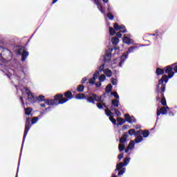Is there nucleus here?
<instances>
[{
	"mask_svg": "<svg viewBox=\"0 0 177 177\" xmlns=\"http://www.w3.org/2000/svg\"><path fill=\"white\" fill-rule=\"evenodd\" d=\"M135 49H138V46H133L129 48L128 51L126 53H124L121 56L120 59H118V58L115 59L113 62L111 63V66H113V64H115L117 62H119V67H122V64H124L127 59H128L129 53H133V51L135 50Z\"/></svg>",
	"mask_w": 177,
	"mask_h": 177,
	"instance_id": "obj_3",
	"label": "nucleus"
},
{
	"mask_svg": "<svg viewBox=\"0 0 177 177\" xmlns=\"http://www.w3.org/2000/svg\"><path fill=\"white\" fill-rule=\"evenodd\" d=\"M169 115H171V116H174V113L172 112H169Z\"/></svg>",
	"mask_w": 177,
	"mask_h": 177,
	"instance_id": "obj_64",
	"label": "nucleus"
},
{
	"mask_svg": "<svg viewBox=\"0 0 177 177\" xmlns=\"http://www.w3.org/2000/svg\"><path fill=\"white\" fill-rule=\"evenodd\" d=\"M111 84H112L113 85H117V84H118V80H117V79H115V78H114V77H112V78L111 79Z\"/></svg>",
	"mask_w": 177,
	"mask_h": 177,
	"instance_id": "obj_38",
	"label": "nucleus"
},
{
	"mask_svg": "<svg viewBox=\"0 0 177 177\" xmlns=\"http://www.w3.org/2000/svg\"><path fill=\"white\" fill-rule=\"evenodd\" d=\"M119 171L118 175V176H121V175H124V174H125V171H126V169L125 168H123L122 169H120V170H118Z\"/></svg>",
	"mask_w": 177,
	"mask_h": 177,
	"instance_id": "obj_35",
	"label": "nucleus"
},
{
	"mask_svg": "<svg viewBox=\"0 0 177 177\" xmlns=\"http://www.w3.org/2000/svg\"><path fill=\"white\" fill-rule=\"evenodd\" d=\"M140 128H141L140 125H137L136 127V129H140Z\"/></svg>",
	"mask_w": 177,
	"mask_h": 177,
	"instance_id": "obj_61",
	"label": "nucleus"
},
{
	"mask_svg": "<svg viewBox=\"0 0 177 177\" xmlns=\"http://www.w3.org/2000/svg\"><path fill=\"white\" fill-rule=\"evenodd\" d=\"M30 128H31V120L30 118H27L26 125H25V131L24 133L22 147L24 145V142L26 140V138L27 137V134L28 133V131H30Z\"/></svg>",
	"mask_w": 177,
	"mask_h": 177,
	"instance_id": "obj_9",
	"label": "nucleus"
},
{
	"mask_svg": "<svg viewBox=\"0 0 177 177\" xmlns=\"http://www.w3.org/2000/svg\"><path fill=\"white\" fill-rule=\"evenodd\" d=\"M86 99L88 103H92L93 104H95V102H100L102 100V97L95 93H90Z\"/></svg>",
	"mask_w": 177,
	"mask_h": 177,
	"instance_id": "obj_8",
	"label": "nucleus"
},
{
	"mask_svg": "<svg viewBox=\"0 0 177 177\" xmlns=\"http://www.w3.org/2000/svg\"><path fill=\"white\" fill-rule=\"evenodd\" d=\"M163 35V32L156 31V38H161V37H162Z\"/></svg>",
	"mask_w": 177,
	"mask_h": 177,
	"instance_id": "obj_43",
	"label": "nucleus"
},
{
	"mask_svg": "<svg viewBox=\"0 0 177 177\" xmlns=\"http://www.w3.org/2000/svg\"><path fill=\"white\" fill-rule=\"evenodd\" d=\"M105 114H106V115L109 117V120L112 122V124H113V125H117V120H115V119H114V118H113V113L111 112V111H110L109 109L105 110Z\"/></svg>",
	"mask_w": 177,
	"mask_h": 177,
	"instance_id": "obj_13",
	"label": "nucleus"
},
{
	"mask_svg": "<svg viewBox=\"0 0 177 177\" xmlns=\"http://www.w3.org/2000/svg\"><path fill=\"white\" fill-rule=\"evenodd\" d=\"M99 80L100 82H104V81L106 80V75H101L100 77H99Z\"/></svg>",
	"mask_w": 177,
	"mask_h": 177,
	"instance_id": "obj_36",
	"label": "nucleus"
},
{
	"mask_svg": "<svg viewBox=\"0 0 177 177\" xmlns=\"http://www.w3.org/2000/svg\"><path fill=\"white\" fill-rule=\"evenodd\" d=\"M140 132H143V131L139 130L136 133L135 129H130V130H129V135H130V136H132L133 135H135V136H138V135H140Z\"/></svg>",
	"mask_w": 177,
	"mask_h": 177,
	"instance_id": "obj_19",
	"label": "nucleus"
},
{
	"mask_svg": "<svg viewBox=\"0 0 177 177\" xmlns=\"http://www.w3.org/2000/svg\"><path fill=\"white\" fill-rule=\"evenodd\" d=\"M140 133H142L143 138H149V135H150V132L147 130L140 132Z\"/></svg>",
	"mask_w": 177,
	"mask_h": 177,
	"instance_id": "obj_31",
	"label": "nucleus"
},
{
	"mask_svg": "<svg viewBox=\"0 0 177 177\" xmlns=\"http://www.w3.org/2000/svg\"><path fill=\"white\" fill-rule=\"evenodd\" d=\"M46 104L48 106H56L59 104V100H47L45 101Z\"/></svg>",
	"mask_w": 177,
	"mask_h": 177,
	"instance_id": "obj_17",
	"label": "nucleus"
},
{
	"mask_svg": "<svg viewBox=\"0 0 177 177\" xmlns=\"http://www.w3.org/2000/svg\"><path fill=\"white\" fill-rule=\"evenodd\" d=\"M97 107L100 109V110H102L103 107H105V105L104 104L99 102V103H97Z\"/></svg>",
	"mask_w": 177,
	"mask_h": 177,
	"instance_id": "obj_39",
	"label": "nucleus"
},
{
	"mask_svg": "<svg viewBox=\"0 0 177 177\" xmlns=\"http://www.w3.org/2000/svg\"><path fill=\"white\" fill-rule=\"evenodd\" d=\"M113 110L115 113V115L118 116V117H120V115H121V112H120V111L117 109H114L113 108Z\"/></svg>",
	"mask_w": 177,
	"mask_h": 177,
	"instance_id": "obj_46",
	"label": "nucleus"
},
{
	"mask_svg": "<svg viewBox=\"0 0 177 177\" xmlns=\"http://www.w3.org/2000/svg\"><path fill=\"white\" fill-rule=\"evenodd\" d=\"M95 5H97V8L100 10V12L102 13V15H104V10H103V6H102V3H98Z\"/></svg>",
	"mask_w": 177,
	"mask_h": 177,
	"instance_id": "obj_23",
	"label": "nucleus"
},
{
	"mask_svg": "<svg viewBox=\"0 0 177 177\" xmlns=\"http://www.w3.org/2000/svg\"><path fill=\"white\" fill-rule=\"evenodd\" d=\"M99 74H100V72L99 71H95V73L93 74V77L95 79H97Z\"/></svg>",
	"mask_w": 177,
	"mask_h": 177,
	"instance_id": "obj_45",
	"label": "nucleus"
},
{
	"mask_svg": "<svg viewBox=\"0 0 177 177\" xmlns=\"http://www.w3.org/2000/svg\"><path fill=\"white\" fill-rule=\"evenodd\" d=\"M99 71H100V73H102V71H104V64H102L99 67Z\"/></svg>",
	"mask_w": 177,
	"mask_h": 177,
	"instance_id": "obj_50",
	"label": "nucleus"
},
{
	"mask_svg": "<svg viewBox=\"0 0 177 177\" xmlns=\"http://www.w3.org/2000/svg\"><path fill=\"white\" fill-rule=\"evenodd\" d=\"M112 10H113V8L110 6V4H108L107 11L109 12V13H111Z\"/></svg>",
	"mask_w": 177,
	"mask_h": 177,
	"instance_id": "obj_52",
	"label": "nucleus"
},
{
	"mask_svg": "<svg viewBox=\"0 0 177 177\" xmlns=\"http://www.w3.org/2000/svg\"><path fill=\"white\" fill-rule=\"evenodd\" d=\"M57 1H59V0H53V4L56 3L57 2Z\"/></svg>",
	"mask_w": 177,
	"mask_h": 177,
	"instance_id": "obj_63",
	"label": "nucleus"
},
{
	"mask_svg": "<svg viewBox=\"0 0 177 177\" xmlns=\"http://www.w3.org/2000/svg\"><path fill=\"white\" fill-rule=\"evenodd\" d=\"M112 89H113V86H111V84H108L105 88V91L106 93H110Z\"/></svg>",
	"mask_w": 177,
	"mask_h": 177,
	"instance_id": "obj_30",
	"label": "nucleus"
},
{
	"mask_svg": "<svg viewBox=\"0 0 177 177\" xmlns=\"http://www.w3.org/2000/svg\"><path fill=\"white\" fill-rule=\"evenodd\" d=\"M40 106L41 107H46V103L45 102L44 104H41Z\"/></svg>",
	"mask_w": 177,
	"mask_h": 177,
	"instance_id": "obj_59",
	"label": "nucleus"
},
{
	"mask_svg": "<svg viewBox=\"0 0 177 177\" xmlns=\"http://www.w3.org/2000/svg\"><path fill=\"white\" fill-rule=\"evenodd\" d=\"M175 66H177V63L170 66H167L165 68V73L166 74H168V76L166 75L168 80H169V78H172V77L175 75V73H176L175 72Z\"/></svg>",
	"mask_w": 177,
	"mask_h": 177,
	"instance_id": "obj_7",
	"label": "nucleus"
},
{
	"mask_svg": "<svg viewBox=\"0 0 177 177\" xmlns=\"http://www.w3.org/2000/svg\"><path fill=\"white\" fill-rule=\"evenodd\" d=\"M75 98L77 99L78 100H82V99H86V97L85 96V94H84V93H79L76 95Z\"/></svg>",
	"mask_w": 177,
	"mask_h": 177,
	"instance_id": "obj_25",
	"label": "nucleus"
},
{
	"mask_svg": "<svg viewBox=\"0 0 177 177\" xmlns=\"http://www.w3.org/2000/svg\"><path fill=\"white\" fill-rule=\"evenodd\" d=\"M10 80H15L18 82V84H21V81L26 82L30 80V73H28V68L25 67L21 69H16L15 71H9L8 74H6Z\"/></svg>",
	"mask_w": 177,
	"mask_h": 177,
	"instance_id": "obj_1",
	"label": "nucleus"
},
{
	"mask_svg": "<svg viewBox=\"0 0 177 177\" xmlns=\"http://www.w3.org/2000/svg\"><path fill=\"white\" fill-rule=\"evenodd\" d=\"M117 122H118V124H117L118 127H119V125H123L124 124H125V120L122 118H118Z\"/></svg>",
	"mask_w": 177,
	"mask_h": 177,
	"instance_id": "obj_22",
	"label": "nucleus"
},
{
	"mask_svg": "<svg viewBox=\"0 0 177 177\" xmlns=\"http://www.w3.org/2000/svg\"><path fill=\"white\" fill-rule=\"evenodd\" d=\"M113 28L115 31H120V32H127V28H125V26L124 25H118V24L115 23L113 25Z\"/></svg>",
	"mask_w": 177,
	"mask_h": 177,
	"instance_id": "obj_14",
	"label": "nucleus"
},
{
	"mask_svg": "<svg viewBox=\"0 0 177 177\" xmlns=\"http://www.w3.org/2000/svg\"><path fill=\"white\" fill-rule=\"evenodd\" d=\"M32 109L31 108L25 109V114L26 115H30Z\"/></svg>",
	"mask_w": 177,
	"mask_h": 177,
	"instance_id": "obj_32",
	"label": "nucleus"
},
{
	"mask_svg": "<svg viewBox=\"0 0 177 177\" xmlns=\"http://www.w3.org/2000/svg\"><path fill=\"white\" fill-rule=\"evenodd\" d=\"M111 95H112V96H114L116 100L120 99V95H118V93L117 92H111Z\"/></svg>",
	"mask_w": 177,
	"mask_h": 177,
	"instance_id": "obj_37",
	"label": "nucleus"
},
{
	"mask_svg": "<svg viewBox=\"0 0 177 177\" xmlns=\"http://www.w3.org/2000/svg\"><path fill=\"white\" fill-rule=\"evenodd\" d=\"M125 120L129 124H133V122H136V118L133 116H130L129 114L124 115Z\"/></svg>",
	"mask_w": 177,
	"mask_h": 177,
	"instance_id": "obj_15",
	"label": "nucleus"
},
{
	"mask_svg": "<svg viewBox=\"0 0 177 177\" xmlns=\"http://www.w3.org/2000/svg\"><path fill=\"white\" fill-rule=\"evenodd\" d=\"M12 52L8 49H3V47L0 46V60H3L4 63H8L12 60Z\"/></svg>",
	"mask_w": 177,
	"mask_h": 177,
	"instance_id": "obj_5",
	"label": "nucleus"
},
{
	"mask_svg": "<svg viewBox=\"0 0 177 177\" xmlns=\"http://www.w3.org/2000/svg\"><path fill=\"white\" fill-rule=\"evenodd\" d=\"M39 117H41V115H39V117H34L31 120L32 124H37V122H38Z\"/></svg>",
	"mask_w": 177,
	"mask_h": 177,
	"instance_id": "obj_33",
	"label": "nucleus"
},
{
	"mask_svg": "<svg viewBox=\"0 0 177 177\" xmlns=\"http://www.w3.org/2000/svg\"><path fill=\"white\" fill-rule=\"evenodd\" d=\"M168 82V77L167 75H164L160 80H159L158 84L156 86V91L158 92V97H157V100H161V104L162 106H167V100L165 97H164V92H165V85Z\"/></svg>",
	"mask_w": 177,
	"mask_h": 177,
	"instance_id": "obj_2",
	"label": "nucleus"
},
{
	"mask_svg": "<svg viewBox=\"0 0 177 177\" xmlns=\"http://www.w3.org/2000/svg\"><path fill=\"white\" fill-rule=\"evenodd\" d=\"M131 161V158H126L124 160V162H120L116 165L115 171H120V169H122V167H127L128 164H129Z\"/></svg>",
	"mask_w": 177,
	"mask_h": 177,
	"instance_id": "obj_11",
	"label": "nucleus"
},
{
	"mask_svg": "<svg viewBox=\"0 0 177 177\" xmlns=\"http://www.w3.org/2000/svg\"><path fill=\"white\" fill-rule=\"evenodd\" d=\"M37 100H39V102H44V100H45V96L42 95H39V97H37Z\"/></svg>",
	"mask_w": 177,
	"mask_h": 177,
	"instance_id": "obj_42",
	"label": "nucleus"
},
{
	"mask_svg": "<svg viewBox=\"0 0 177 177\" xmlns=\"http://www.w3.org/2000/svg\"><path fill=\"white\" fill-rule=\"evenodd\" d=\"M88 81V77H84L82 79V84H85V82H86Z\"/></svg>",
	"mask_w": 177,
	"mask_h": 177,
	"instance_id": "obj_51",
	"label": "nucleus"
},
{
	"mask_svg": "<svg viewBox=\"0 0 177 177\" xmlns=\"http://www.w3.org/2000/svg\"><path fill=\"white\" fill-rule=\"evenodd\" d=\"M129 150H131L130 149H129V147H128L126 149H125V153H128V151H129Z\"/></svg>",
	"mask_w": 177,
	"mask_h": 177,
	"instance_id": "obj_60",
	"label": "nucleus"
},
{
	"mask_svg": "<svg viewBox=\"0 0 177 177\" xmlns=\"http://www.w3.org/2000/svg\"><path fill=\"white\" fill-rule=\"evenodd\" d=\"M106 17H108V19H109V20H113L114 19V15L111 14V12H109L106 15Z\"/></svg>",
	"mask_w": 177,
	"mask_h": 177,
	"instance_id": "obj_40",
	"label": "nucleus"
},
{
	"mask_svg": "<svg viewBox=\"0 0 177 177\" xmlns=\"http://www.w3.org/2000/svg\"><path fill=\"white\" fill-rule=\"evenodd\" d=\"M104 3H109V0H102Z\"/></svg>",
	"mask_w": 177,
	"mask_h": 177,
	"instance_id": "obj_62",
	"label": "nucleus"
},
{
	"mask_svg": "<svg viewBox=\"0 0 177 177\" xmlns=\"http://www.w3.org/2000/svg\"><path fill=\"white\" fill-rule=\"evenodd\" d=\"M124 149H125V145L120 144L119 145V151H124Z\"/></svg>",
	"mask_w": 177,
	"mask_h": 177,
	"instance_id": "obj_44",
	"label": "nucleus"
},
{
	"mask_svg": "<svg viewBox=\"0 0 177 177\" xmlns=\"http://www.w3.org/2000/svg\"><path fill=\"white\" fill-rule=\"evenodd\" d=\"M111 42L113 44V45H117L118 44V42H120V39H118V37H113L111 39Z\"/></svg>",
	"mask_w": 177,
	"mask_h": 177,
	"instance_id": "obj_24",
	"label": "nucleus"
},
{
	"mask_svg": "<svg viewBox=\"0 0 177 177\" xmlns=\"http://www.w3.org/2000/svg\"><path fill=\"white\" fill-rule=\"evenodd\" d=\"M94 85H95L96 88H100L102 86V82H97Z\"/></svg>",
	"mask_w": 177,
	"mask_h": 177,
	"instance_id": "obj_48",
	"label": "nucleus"
},
{
	"mask_svg": "<svg viewBox=\"0 0 177 177\" xmlns=\"http://www.w3.org/2000/svg\"><path fill=\"white\" fill-rule=\"evenodd\" d=\"M96 80L97 79L95 77H93V78L90 79L89 80L90 85H94L95 84V82H96Z\"/></svg>",
	"mask_w": 177,
	"mask_h": 177,
	"instance_id": "obj_34",
	"label": "nucleus"
},
{
	"mask_svg": "<svg viewBox=\"0 0 177 177\" xmlns=\"http://www.w3.org/2000/svg\"><path fill=\"white\" fill-rule=\"evenodd\" d=\"M20 100H21V104H23V106H24V101L23 100V97H20Z\"/></svg>",
	"mask_w": 177,
	"mask_h": 177,
	"instance_id": "obj_57",
	"label": "nucleus"
},
{
	"mask_svg": "<svg viewBox=\"0 0 177 177\" xmlns=\"http://www.w3.org/2000/svg\"><path fill=\"white\" fill-rule=\"evenodd\" d=\"M84 89H85V86L82 84L78 85L77 88V92H84Z\"/></svg>",
	"mask_w": 177,
	"mask_h": 177,
	"instance_id": "obj_29",
	"label": "nucleus"
},
{
	"mask_svg": "<svg viewBox=\"0 0 177 177\" xmlns=\"http://www.w3.org/2000/svg\"><path fill=\"white\" fill-rule=\"evenodd\" d=\"M141 142H143V137L142 136H138L135 139V143H140Z\"/></svg>",
	"mask_w": 177,
	"mask_h": 177,
	"instance_id": "obj_28",
	"label": "nucleus"
},
{
	"mask_svg": "<svg viewBox=\"0 0 177 177\" xmlns=\"http://www.w3.org/2000/svg\"><path fill=\"white\" fill-rule=\"evenodd\" d=\"M122 41L124 44H127V45H131V44H133V40L131 39V35L124 36Z\"/></svg>",
	"mask_w": 177,
	"mask_h": 177,
	"instance_id": "obj_16",
	"label": "nucleus"
},
{
	"mask_svg": "<svg viewBox=\"0 0 177 177\" xmlns=\"http://www.w3.org/2000/svg\"><path fill=\"white\" fill-rule=\"evenodd\" d=\"M63 96H65V97H63ZM55 100H59L58 104H64V103H67L68 100H71V99H73V93L68 91L64 95L57 94L55 96Z\"/></svg>",
	"mask_w": 177,
	"mask_h": 177,
	"instance_id": "obj_4",
	"label": "nucleus"
},
{
	"mask_svg": "<svg viewBox=\"0 0 177 177\" xmlns=\"http://www.w3.org/2000/svg\"><path fill=\"white\" fill-rule=\"evenodd\" d=\"M5 65H3V64H0V70H1V71H3V68H5Z\"/></svg>",
	"mask_w": 177,
	"mask_h": 177,
	"instance_id": "obj_55",
	"label": "nucleus"
},
{
	"mask_svg": "<svg viewBox=\"0 0 177 177\" xmlns=\"http://www.w3.org/2000/svg\"><path fill=\"white\" fill-rule=\"evenodd\" d=\"M93 2L95 5L100 3L99 0H93Z\"/></svg>",
	"mask_w": 177,
	"mask_h": 177,
	"instance_id": "obj_58",
	"label": "nucleus"
},
{
	"mask_svg": "<svg viewBox=\"0 0 177 177\" xmlns=\"http://www.w3.org/2000/svg\"><path fill=\"white\" fill-rule=\"evenodd\" d=\"M21 55H22L21 62H26V59L28 57V55H29L28 51H23Z\"/></svg>",
	"mask_w": 177,
	"mask_h": 177,
	"instance_id": "obj_20",
	"label": "nucleus"
},
{
	"mask_svg": "<svg viewBox=\"0 0 177 177\" xmlns=\"http://www.w3.org/2000/svg\"><path fill=\"white\" fill-rule=\"evenodd\" d=\"M50 109H52V107H48V108L46 109L43 112H41V114H46V113H48V111H50Z\"/></svg>",
	"mask_w": 177,
	"mask_h": 177,
	"instance_id": "obj_49",
	"label": "nucleus"
},
{
	"mask_svg": "<svg viewBox=\"0 0 177 177\" xmlns=\"http://www.w3.org/2000/svg\"><path fill=\"white\" fill-rule=\"evenodd\" d=\"M120 143H125L127 142V138L125 137H122L120 139Z\"/></svg>",
	"mask_w": 177,
	"mask_h": 177,
	"instance_id": "obj_47",
	"label": "nucleus"
},
{
	"mask_svg": "<svg viewBox=\"0 0 177 177\" xmlns=\"http://www.w3.org/2000/svg\"><path fill=\"white\" fill-rule=\"evenodd\" d=\"M168 110H169V108L168 106H162L161 109H157V116L160 117V115H165L168 113Z\"/></svg>",
	"mask_w": 177,
	"mask_h": 177,
	"instance_id": "obj_12",
	"label": "nucleus"
},
{
	"mask_svg": "<svg viewBox=\"0 0 177 177\" xmlns=\"http://www.w3.org/2000/svg\"><path fill=\"white\" fill-rule=\"evenodd\" d=\"M104 73L105 74V75L106 77H111L113 75V72H111L110 71V69H109V68L104 69Z\"/></svg>",
	"mask_w": 177,
	"mask_h": 177,
	"instance_id": "obj_21",
	"label": "nucleus"
},
{
	"mask_svg": "<svg viewBox=\"0 0 177 177\" xmlns=\"http://www.w3.org/2000/svg\"><path fill=\"white\" fill-rule=\"evenodd\" d=\"M120 106V101L117 99L112 100V106H111V111H114V107H118Z\"/></svg>",
	"mask_w": 177,
	"mask_h": 177,
	"instance_id": "obj_18",
	"label": "nucleus"
},
{
	"mask_svg": "<svg viewBox=\"0 0 177 177\" xmlns=\"http://www.w3.org/2000/svg\"><path fill=\"white\" fill-rule=\"evenodd\" d=\"M135 143H136V142H135V141H133V140L130 141L129 146H128V147L130 150H133V149H135Z\"/></svg>",
	"mask_w": 177,
	"mask_h": 177,
	"instance_id": "obj_26",
	"label": "nucleus"
},
{
	"mask_svg": "<svg viewBox=\"0 0 177 177\" xmlns=\"http://www.w3.org/2000/svg\"><path fill=\"white\" fill-rule=\"evenodd\" d=\"M109 34L110 35H114L115 34V30L113 28H109Z\"/></svg>",
	"mask_w": 177,
	"mask_h": 177,
	"instance_id": "obj_41",
	"label": "nucleus"
},
{
	"mask_svg": "<svg viewBox=\"0 0 177 177\" xmlns=\"http://www.w3.org/2000/svg\"><path fill=\"white\" fill-rule=\"evenodd\" d=\"M19 89L24 97L26 96V95H27L28 102H30V103H34V102H35V98L34 97V95H32V93H31V91H30V90L27 87L24 86H20Z\"/></svg>",
	"mask_w": 177,
	"mask_h": 177,
	"instance_id": "obj_6",
	"label": "nucleus"
},
{
	"mask_svg": "<svg viewBox=\"0 0 177 177\" xmlns=\"http://www.w3.org/2000/svg\"><path fill=\"white\" fill-rule=\"evenodd\" d=\"M123 157H124V153H122L118 155V158H119V160H122Z\"/></svg>",
	"mask_w": 177,
	"mask_h": 177,
	"instance_id": "obj_54",
	"label": "nucleus"
},
{
	"mask_svg": "<svg viewBox=\"0 0 177 177\" xmlns=\"http://www.w3.org/2000/svg\"><path fill=\"white\" fill-rule=\"evenodd\" d=\"M24 51L25 50H23V49L20 48L17 51V55H21L23 53V52H24Z\"/></svg>",
	"mask_w": 177,
	"mask_h": 177,
	"instance_id": "obj_53",
	"label": "nucleus"
},
{
	"mask_svg": "<svg viewBox=\"0 0 177 177\" xmlns=\"http://www.w3.org/2000/svg\"><path fill=\"white\" fill-rule=\"evenodd\" d=\"M114 50V48H110L106 50L105 56L104 59V63H109L110 60H111V52Z\"/></svg>",
	"mask_w": 177,
	"mask_h": 177,
	"instance_id": "obj_10",
	"label": "nucleus"
},
{
	"mask_svg": "<svg viewBox=\"0 0 177 177\" xmlns=\"http://www.w3.org/2000/svg\"><path fill=\"white\" fill-rule=\"evenodd\" d=\"M164 73H165V70L162 68H158L156 69L157 75H162V74H164Z\"/></svg>",
	"mask_w": 177,
	"mask_h": 177,
	"instance_id": "obj_27",
	"label": "nucleus"
},
{
	"mask_svg": "<svg viewBox=\"0 0 177 177\" xmlns=\"http://www.w3.org/2000/svg\"><path fill=\"white\" fill-rule=\"evenodd\" d=\"M116 35H117V38H121V37H122V35H121V32H118Z\"/></svg>",
	"mask_w": 177,
	"mask_h": 177,
	"instance_id": "obj_56",
	"label": "nucleus"
}]
</instances>
